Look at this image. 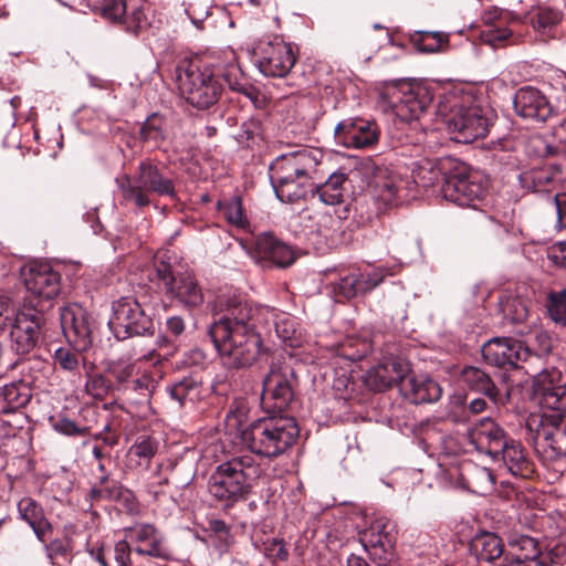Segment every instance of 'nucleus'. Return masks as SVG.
Returning <instances> with one entry per match:
<instances>
[{
	"label": "nucleus",
	"instance_id": "obj_48",
	"mask_svg": "<svg viewBox=\"0 0 566 566\" xmlns=\"http://www.w3.org/2000/svg\"><path fill=\"white\" fill-rule=\"evenodd\" d=\"M546 308L549 318L555 324L566 326V289L549 292Z\"/></svg>",
	"mask_w": 566,
	"mask_h": 566
},
{
	"label": "nucleus",
	"instance_id": "obj_24",
	"mask_svg": "<svg viewBox=\"0 0 566 566\" xmlns=\"http://www.w3.org/2000/svg\"><path fill=\"white\" fill-rule=\"evenodd\" d=\"M409 373V364L399 357H388L369 368L364 376L365 385L373 391H385L400 385Z\"/></svg>",
	"mask_w": 566,
	"mask_h": 566
},
{
	"label": "nucleus",
	"instance_id": "obj_7",
	"mask_svg": "<svg viewBox=\"0 0 566 566\" xmlns=\"http://www.w3.org/2000/svg\"><path fill=\"white\" fill-rule=\"evenodd\" d=\"M297 381L294 369L286 363H272L263 379L261 407L269 420H296L289 415L287 408L294 398Z\"/></svg>",
	"mask_w": 566,
	"mask_h": 566
},
{
	"label": "nucleus",
	"instance_id": "obj_63",
	"mask_svg": "<svg viewBox=\"0 0 566 566\" xmlns=\"http://www.w3.org/2000/svg\"><path fill=\"white\" fill-rule=\"evenodd\" d=\"M266 554L269 557L277 560H284L287 558V549L283 539L274 538L266 547Z\"/></svg>",
	"mask_w": 566,
	"mask_h": 566
},
{
	"label": "nucleus",
	"instance_id": "obj_33",
	"mask_svg": "<svg viewBox=\"0 0 566 566\" xmlns=\"http://www.w3.org/2000/svg\"><path fill=\"white\" fill-rule=\"evenodd\" d=\"M460 479L465 489L478 495H488L494 490L495 476L493 472L473 462L461 465Z\"/></svg>",
	"mask_w": 566,
	"mask_h": 566
},
{
	"label": "nucleus",
	"instance_id": "obj_30",
	"mask_svg": "<svg viewBox=\"0 0 566 566\" xmlns=\"http://www.w3.org/2000/svg\"><path fill=\"white\" fill-rule=\"evenodd\" d=\"M562 180V171L558 166L545 165L532 168L520 175L522 186L535 193H552Z\"/></svg>",
	"mask_w": 566,
	"mask_h": 566
},
{
	"label": "nucleus",
	"instance_id": "obj_25",
	"mask_svg": "<svg viewBox=\"0 0 566 566\" xmlns=\"http://www.w3.org/2000/svg\"><path fill=\"white\" fill-rule=\"evenodd\" d=\"M513 107L520 117L536 122H545L553 113L547 97L533 86L517 90L513 98Z\"/></svg>",
	"mask_w": 566,
	"mask_h": 566
},
{
	"label": "nucleus",
	"instance_id": "obj_55",
	"mask_svg": "<svg viewBox=\"0 0 566 566\" xmlns=\"http://www.w3.org/2000/svg\"><path fill=\"white\" fill-rule=\"evenodd\" d=\"M156 453V444L150 438H144L142 441L133 444L129 449V457L137 458L138 464L148 463Z\"/></svg>",
	"mask_w": 566,
	"mask_h": 566
},
{
	"label": "nucleus",
	"instance_id": "obj_45",
	"mask_svg": "<svg viewBox=\"0 0 566 566\" xmlns=\"http://www.w3.org/2000/svg\"><path fill=\"white\" fill-rule=\"evenodd\" d=\"M85 391L95 399L103 400L115 392V386L111 378L102 373L86 370Z\"/></svg>",
	"mask_w": 566,
	"mask_h": 566
},
{
	"label": "nucleus",
	"instance_id": "obj_61",
	"mask_svg": "<svg viewBox=\"0 0 566 566\" xmlns=\"http://www.w3.org/2000/svg\"><path fill=\"white\" fill-rule=\"evenodd\" d=\"M155 380L147 374L134 378L130 381L128 389L138 392L142 396H148L155 388Z\"/></svg>",
	"mask_w": 566,
	"mask_h": 566
},
{
	"label": "nucleus",
	"instance_id": "obj_49",
	"mask_svg": "<svg viewBox=\"0 0 566 566\" xmlns=\"http://www.w3.org/2000/svg\"><path fill=\"white\" fill-rule=\"evenodd\" d=\"M106 373L114 379L115 391L128 389L132 379L138 374L136 365L133 363H114Z\"/></svg>",
	"mask_w": 566,
	"mask_h": 566
},
{
	"label": "nucleus",
	"instance_id": "obj_20",
	"mask_svg": "<svg viewBox=\"0 0 566 566\" xmlns=\"http://www.w3.org/2000/svg\"><path fill=\"white\" fill-rule=\"evenodd\" d=\"M553 558L542 552L539 543L528 535H511L502 566H552Z\"/></svg>",
	"mask_w": 566,
	"mask_h": 566
},
{
	"label": "nucleus",
	"instance_id": "obj_26",
	"mask_svg": "<svg viewBox=\"0 0 566 566\" xmlns=\"http://www.w3.org/2000/svg\"><path fill=\"white\" fill-rule=\"evenodd\" d=\"M365 169L370 175V184L377 191V198L385 205H391L398 197L402 180L387 167L377 165L371 159L366 161Z\"/></svg>",
	"mask_w": 566,
	"mask_h": 566
},
{
	"label": "nucleus",
	"instance_id": "obj_9",
	"mask_svg": "<svg viewBox=\"0 0 566 566\" xmlns=\"http://www.w3.org/2000/svg\"><path fill=\"white\" fill-rule=\"evenodd\" d=\"M562 375L556 369L543 370L533 378V394L541 415H531V421L538 424L566 422V385H560Z\"/></svg>",
	"mask_w": 566,
	"mask_h": 566
},
{
	"label": "nucleus",
	"instance_id": "obj_52",
	"mask_svg": "<svg viewBox=\"0 0 566 566\" xmlns=\"http://www.w3.org/2000/svg\"><path fill=\"white\" fill-rule=\"evenodd\" d=\"M502 311L504 317L512 323H524L530 315L526 302L520 297L507 298L502 305Z\"/></svg>",
	"mask_w": 566,
	"mask_h": 566
},
{
	"label": "nucleus",
	"instance_id": "obj_44",
	"mask_svg": "<svg viewBox=\"0 0 566 566\" xmlns=\"http://www.w3.org/2000/svg\"><path fill=\"white\" fill-rule=\"evenodd\" d=\"M77 347H60L55 350L53 360L54 365L67 373H75L80 366L85 367V357Z\"/></svg>",
	"mask_w": 566,
	"mask_h": 566
},
{
	"label": "nucleus",
	"instance_id": "obj_42",
	"mask_svg": "<svg viewBox=\"0 0 566 566\" xmlns=\"http://www.w3.org/2000/svg\"><path fill=\"white\" fill-rule=\"evenodd\" d=\"M412 177L415 182L424 189L431 187H440L441 189L448 174L442 172L436 164L426 160L417 165L412 170Z\"/></svg>",
	"mask_w": 566,
	"mask_h": 566
},
{
	"label": "nucleus",
	"instance_id": "obj_21",
	"mask_svg": "<svg viewBox=\"0 0 566 566\" xmlns=\"http://www.w3.org/2000/svg\"><path fill=\"white\" fill-rule=\"evenodd\" d=\"M124 535L139 556L169 559V552L164 545L161 533L149 523H137L124 528Z\"/></svg>",
	"mask_w": 566,
	"mask_h": 566
},
{
	"label": "nucleus",
	"instance_id": "obj_12",
	"mask_svg": "<svg viewBox=\"0 0 566 566\" xmlns=\"http://www.w3.org/2000/svg\"><path fill=\"white\" fill-rule=\"evenodd\" d=\"M108 324L115 337L119 340L132 336L153 335L154 333L153 318L130 296L120 297L113 303V316Z\"/></svg>",
	"mask_w": 566,
	"mask_h": 566
},
{
	"label": "nucleus",
	"instance_id": "obj_3",
	"mask_svg": "<svg viewBox=\"0 0 566 566\" xmlns=\"http://www.w3.org/2000/svg\"><path fill=\"white\" fill-rule=\"evenodd\" d=\"M317 160L307 154L282 156L270 166V180L276 197L292 203L307 196L314 198L318 185L314 182Z\"/></svg>",
	"mask_w": 566,
	"mask_h": 566
},
{
	"label": "nucleus",
	"instance_id": "obj_53",
	"mask_svg": "<svg viewBox=\"0 0 566 566\" xmlns=\"http://www.w3.org/2000/svg\"><path fill=\"white\" fill-rule=\"evenodd\" d=\"M140 138L155 145L164 140L163 119L155 114L149 116L140 127Z\"/></svg>",
	"mask_w": 566,
	"mask_h": 566
},
{
	"label": "nucleus",
	"instance_id": "obj_40",
	"mask_svg": "<svg viewBox=\"0 0 566 566\" xmlns=\"http://www.w3.org/2000/svg\"><path fill=\"white\" fill-rule=\"evenodd\" d=\"M486 409V401L478 398L473 399L468 407H465V398L461 395H455L450 400L449 420L458 422L471 421L470 415H479Z\"/></svg>",
	"mask_w": 566,
	"mask_h": 566
},
{
	"label": "nucleus",
	"instance_id": "obj_22",
	"mask_svg": "<svg viewBox=\"0 0 566 566\" xmlns=\"http://www.w3.org/2000/svg\"><path fill=\"white\" fill-rule=\"evenodd\" d=\"M334 134L339 144L356 149L374 147L380 137V129L376 122L363 118L344 120L334 128Z\"/></svg>",
	"mask_w": 566,
	"mask_h": 566
},
{
	"label": "nucleus",
	"instance_id": "obj_4",
	"mask_svg": "<svg viewBox=\"0 0 566 566\" xmlns=\"http://www.w3.org/2000/svg\"><path fill=\"white\" fill-rule=\"evenodd\" d=\"M262 469L252 455L233 457L220 463L209 478V493L226 506L245 500Z\"/></svg>",
	"mask_w": 566,
	"mask_h": 566
},
{
	"label": "nucleus",
	"instance_id": "obj_19",
	"mask_svg": "<svg viewBox=\"0 0 566 566\" xmlns=\"http://www.w3.org/2000/svg\"><path fill=\"white\" fill-rule=\"evenodd\" d=\"M60 321L67 340L80 350H87L95 329V321L91 314L78 304H70L61 310Z\"/></svg>",
	"mask_w": 566,
	"mask_h": 566
},
{
	"label": "nucleus",
	"instance_id": "obj_6",
	"mask_svg": "<svg viewBox=\"0 0 566 566\" xmlns=\"http://www.w3.org/2000/svg\"><path fill=\"white\" fill-rule=\"evenodd\" d=\"M115 182L122 201L134 203L139 209L149 206L154 195L176 198L174 181L148 160L140 161L134 175L123 174L116 177Z\"/></svg>",
	"mask_w": 566,
	"mask_h": 566
},
{
	"label": "nucleus",
	"instance_id": "obj_36",
	"mask_svg": "<svg viewBox=\"0 0 566 566\" xmlns=\"http://www.w3.org/2000/svg\"><path fill=\"white\" fill-rule=\"evenodd\" d=\"M31 398V389L22 381L0 388V412L7 413L24 407Z\"/></svg>",
	"mask_w": 566,
	"mask_h": 566
},
{
	"label": "nucleus",
	"instance_id": "obj_27",
	"mask_svg": "<svg viewBox=\"0 0 566 566\" xmlns=\"http://www.w3.org/2000/svg\"><path fill=\"white\" fill-rule=\"evenodd\" d=\"M400 394L412 403L434 402L440 399V385L424 376L413 375L410 370L400 385Z\"/></svg>",
	"mask_w": 566,
	"mask_h": 566
},
{
	"label": "nucleus",
	"instance_id": "obj_51",
	"mask_svg": "<svg viewBox=\"0 0 566 566\" xmlns=\"http://www.w3.org/2000/svg\"><path fill=\"white\" fill-rule=\"evenodd\" d=\"M220 210L223 212L230 224L237 228H244L248 224L240 197H232L229 201H226L220 206Z\"/></svg>",
	"mask_w": 566,
	"mask_h": 566
},
{
	"label": "nucleus",
	"instance_id": "obj_17",
	"mask_svg": "<svg viewBox=\"0 0 566 566\" xmlns=\"http://www.w3.org/2000/svg\"><path fill=\"white\" fill-rule=\"evenodd\" d=\"M359 541L378 566L386 565L395 556L396 526L386 517L376 518L368 528L359 534Z\"/></svg>",
	"mask_w": 566,
	"mask_h": 566
},
{
	"label": "nucleus",
	"instance_id": "obj_18",
	"mask_svg": "<svg viewBox=\"0 0 566 566\" xmlns=\"http://www.w3.org/2000/svg\"><path fill=\"white\" fill-rule=\"evenodd\" d=\"M254 55L261 73L272 77L289 74L296 61L292 45L279 36L271 41H261L254 49Z\"/></svg>",
	"mask_w": 566,
	"mask_h": 566
},
{
	"label": "nucleus",
	"instance_id": "obj_41",
	"mask_svg": "<svg viewBox=\"0 0 566 566\" xmlns=\"http://www.w3.org/2000/svg\"><path fill=\"white\" fill-rule=\"evenodd\" d=\"M202 380L197 376L184 377L169 388L172 399L184 405L186 401L195 402L201 397Z\"/></svg>",
	"mask_w": 566,
	"mask_h": 566
},
{
	"label": "nucleus",
	"instance_id": "obj_60",
	"mask_svg": "<svg viewBox=\"0 0 566 566\" xmlns=\"http://www.w3.org/2000/svg\"><path fill=\"white\" fill-rule=\"evenodd\" d=\"M275 333L283 342L292 340L295 334L294 322L291 317L280 316L274 322Z\"/></svg>",
	"mask_w": 566,
	"mask_h": 566
},
{
	"label": "nucleus",
	"instance_id": "obj_56",
	"mask_svg": "<svg viewBox=\"0 0 566 566\" xmlns=\"http://www.w3.org/2000/svg\"><path fill=\"white\" fill-rule=\"evenodd\" d=\"M124 22L135 33L148 25L147 15L143 7H134L130 11L126 10Z\"/></svg>",
	"mask_w": 566,
	"mask_h": 566
},
{
	"label": "nucleus",
	"instance_id": "obj_13",
	"mask_svg": "<svg viewBox=\"0 0 566 566\" xmlns=\"http://www.w3.org/2000/svg\"><path fill=\"white\" fill-rule=\"evenodd\" d=\"M25 289L30 293L23 305L50 307L51 301L60 293L61 275L48 263H32L22 272Z\"/></svg>",
	"mask_w": 566,
	"mask_h": 566
},
{
	"label": "nucleus",
	"instance_id": "obj_59",
	"mask_svg": "<svg viewBox=\"0 0 566 566\" xmlns=\"http://www.w3.org/2000/svg\"><path fill=\"white\" fill-rule=\"evenodd\" d=\"M134 549H132V545L127 542V538L124 536L123 539L118 541L114 545V559L117 566H132V554Z\"/></svg>",
	"mask_w": 566,
	"mask_h": 566
},
{
	"label": "nucleus",
	"instance_id": "obj_10",
	"mask_svg": "<svg viewBox=\"0 0 566 566\" xmlns=\"http://www.w3.org/2000/svg\"><path fill=\"white\" fill-rule=\"evenodd\" d=\"M155 273L164 286L165 295L172 303L188 311L199 308L203 304V290L193 274H175L170 264L163 260L155 261Z\"/></svg>",
	"mask_w": 566,
	"mask_h": 566
},
{
	"label": "nucleus",
	"instance_id": "obj_23",
	"mask_svg": "<svg viewBox=\"0 0 566 566\" xmlns=\"http://www.w3.org/2000/svg\"><path fill=\"white\" fill-rule=\"evenodd\" d=\"M482 356L491 365L518 368V363L526 361L532 355L522 342L507 337H496L483 345Z\"/></svg>",
	"mask_w": 566,
	"mask_h": 566
},
{
	"label": "nucleus",
	"instance_id": "obj_46",
	"mask_svg": "<svg viewBox=\"0 0 566 566\" xmlns=\"http://www.w3.org/2000/svg\"><path fill=\"white\" fill-rule=\"evenodd\" d=\"M346 181V174L336 171L329 175L328 179L321 185V201L334 206L342 202L343 185Z\"/></svg>",
	"mask_w": 566,
	"mask_h": 566
},
{
	"label": "nucleus",
	"instance_id": "obj_5",
	"mask_svg": "<svg viewBox=\"0 0 566 566\" xmlns=\"http://www.w3.org/2000/svg\"><path fill=\"white\" fill-rule=\"evenodd\" d=\"M175 81L181 96L200 109L217 103L222 92L216 70L197 59L179 61L175 69Z\"/></svg>",
	"mask_w": 566,
	"mask_h": 566
},
{
	"label": "nucleus",
	"instance_id": "obj_38",
	"mask_svg": "<svg viewBox=\"0 0 566 566\" xmlns=\"http://www.w3.org/2000/svg\"><path fill=\"white\" fill-rule=\"evenodd\" d=\"M213 69L216 70L217 75L222 76L224 82H227L230 90L243 94L251 101H255L258 98V91L245 78L239 65L229 63L222 70H219V67Z\"/></svg>",
	"mask_w": 566,
	"mask_h": 566
},
{
	"label": "nucleus",
	"instance_id": "obj_8",
	"mask_svg": "<svg viewBox=\"0 0 566 566\" xmlns=\"http://www.w3.org/2000/svg\"><path fill=\"white\" fill-rule=\"evenodd\" d=\"M385 111H391L400 120H418L432 102L430 90L421 83L395 81L379 92Z\"/></svg>",
	"mask_w": 566,
	"mask_h": 566
},
{
	"label": "nucleus",
	"instance_id": "obj_16",
	"mask_svg": "<svg viewBox=\"0 0 566 566\" xmlns=\"http://www.w3.org/2000/svg\"><path fill=\"white\" fill-rule=\"evenodd\" d=\"M441 193L447 200L458 206H471L481 200L486 193V184L483 178L470 171L467 167H455L448 174L441 188Z\"/></svg>",
	"mask_w": 566,
	"mask_h": 566
},
{
	"label": "nucleus",
	"instance_id": "obj_31",
	"mask_svg": "<svg viewBox=\"0 0 566 566\" xmlns=\"http://www.w3.org/2000/svg\"><path fill=\"white\" fill-rule=\"evenodd\" d=\"M254 249L259 259L270 261L279 268L290 266L295 261L292 249L268 232L255 238Z\"/></svg>",
	"mask_w": 566,
	"mask_h": 566
},
{
	"label": "nucleus",
	"instance_id": "obj_32",
	"mask_svg": "<svg viewBox=\"0 0 566 566\" xmlns=\"http://www.w3.org/2000/svg\"><path fill=\"white\" fill-rule=\"evenodd\" d=\"M470 443L479 451L496 459L511 440L501 427H472L468 431Z\"/></svg>",
	"mask_w": 566,
	"mask_h": 566
},
{
	"label": "nucleus",
	"instance_id": "obj_11",
	"mask_svg": "<svg viewBox=\"0 0 566 566\" xmlns=\"http://www.w3.org/2000/svg\"><path fill=\"white\" fill-rule=\"evenodd\" d=\"M300 427H245L241 431L243 444L251 452L275 458L284 453L295 442Z\"/></svg>",
	"mask_w": 566,
	"mask_h": 566
},
{
	"label": "nucleus",
	"instance_id": "obj_57",
	"mask_svg": "<svg viewBox=\"0 0 566 566\" xmlns=\"http://www.w3.org/2000/svg\"><path fill=\"white\" fill-rule=\"evenodd\" d=\"M126 10L125 0H104L102 7L103 14L113 21L122 20L126 14Z\"/></svg>",
	"mask_w": 566,
	"mask_h": 566
},
{
	"label": "nucleus",
	"instance_id": "obj_43",
	"mask_svg": "<svg viewBox=\"0 0 566 566\" xmlns=\"http://www.w3.org/2000/svg\"><path fill=\"white\" fill-rule=\"evenodd\" d=\"M525 19L535 31L547 34L562 21V12L549 7H538L528 12Z\"/></svg>",
	"mask_w": 566,
	"mask_h": 566
},
{
	"label": "nucleus",
	"instance_id": "obj_58",
	"mask_svg": "<svg viewBox=\"0 0 566 566\" xmlns=\"http://www.w3.org/2000/svg\"><path fill=\"white\" fill-rule=\"evenodd\" d=\"M91 495L93 499L116 500L122 495V490L115 484H107V478L102 476L99 486L93 488Z\"/></svg>",
	"mask_w": 566,
	"mask_h": 566
},
{
	"label": "nucleus",
	"instance_id": "obj_15",
	"mask_svg": "<svg viewBox=\"0 0 566 566\" xmlns=\"http://www.w3.org/2000/svg\"><path fill=\"white\" fill-rule=\"evenodd\" d=\"M387 275L392 273L385 268H378L368 274L361 273L358 269L342 270L327 283L326 289L336 302H342L370 292Z\"/></svg>",
	"mask_w": 566,
	"mask_h": 566
},
{
	"label": "nucleus",
	"instance_id": "obj_64",
	"mask_svg": "<svg viewBox=\"0 0 566 566\" xmlns=\"http://www.w3.org/2000/svg\"><path fill=\"white\" fill-rule=\"evenodd\" d=\"M553 199L557 211V221L562 228H566V192L556 193Z\"/></svg>",
	"mask_w": 566,
	"mask_h": 566
},
{
	"label": "nucleus",
	"instance_id": "obj_37",
	"mask_svg": "<svg viewBox=\"0 0 566 566\" xmlns=\"http://www.w3.org/2000/svg\"><path fill=\"white\" fill-rule=\"evenodd\" d=\"M460 381L469 389L482 392L488 396L495 405L500 401L497 390L490 376L478 367H465L460 375Z\"/></svg>",
	"mask_w": 566,
	"mask_h": 566
},
{
	"label": "nucleus",
	"instance_id": "obj_47",
	"mask_svg": "<svg viewBox=\"0 0 566 566\" xmlns=\"http://www.w3.org/2000/svg\"><path fill=\"white\" fill-rule=\"evenodd\" d=\"M250 412L251 408L249 402L245 399H237L229 406L224 422L226 424H243L244 422L249 424H260L268 419L266 415L260 418H252Z\"/></svg>",
	"mask_w": 566,
	"mask_h": 566
},
{
	"label": "nucleus",
	"instance_id": "obj_62",
	"mask_svg": "<svg viewBox=\"0 0 566 566\" xmlns=\"http://www.w3.org/2000/svg\"><path fill=\"white\" fill-rule=\"evenodd\" d=\"M206 358V353L202 349L191 348L184 354L180 364L185 367L199 366L205 363Z\"/></svg>",
	"mask_w": 566,
	"mask_h": 566
},
{
	"label": "nucleus",
	"instance_id": "obj_1",
	"mask_svg": "<svg viewBox=\"0 0 566 566\" xmlns=\"http://www.w3.org/2000/svg\"><path fill=\"white\" fill-rule=\"evenodd\" d=\"M220 315L208 328V335L227 369L252 366L262 348L256 332L260 308L240 295L219 300Z\"/></svg>",
	"mask_w": 566,
	"mask_h": 566
},
{
	"label": "nucleus",
	"instance_id": "obj_29",
	"mask_svg": "<svg viewBox=\"0 0 566 566\" xmlns=\"http://www.w3.org/2000/svg\"><path fill=\"white\" fill-rule=\"evenodd\" d=\"M18 514L32 528L36 538L46 543L53 533V526L42 505L31 496H24L18 502Z\"/></svg>",
	"mask_w": 566,
	"mask_h": 566
},
{
	"label": "nucleus",
	"instance_id": "obj_39",
	"mask_svg": "<svg viewBox=\"0 0 566 566\" xmlns=\"http://www.w3.org/2000/svg\"><path fill=\"white\" fill-rule=\"evenodd\" d=\"M337 355L356 361L366 357L373 350V340L367 336H348L335 348Z\"/></svg>",
	"mask_w": 566,
	"mask_h": 566
},
{
	"label": "nucleus",
	"instance_id": "obj_2",
	"mask_svg": "<svg viewBox=\"0 0 566 566\" xmlns=\"http://www.w3.org/2000/svg\"><path fill=\"white\" fill-rule=\"evenodd\" d=\"M438 115L460 143L485 137L494 117L492 109L478 104L469 94L443 96L438 105Z\"/></svg>",
	"mask_w": 566,
	"mask_h": 566
},
{
	"label": "nucleus",
	"instance_id": "obj_14",
	"mask_svg": "<svg viewBox=\"0 0 566 566\" xmlns=\"http://www.w3.org/2000/svg\"><path fill=\"white\" fill-rule=\"evenodd\" d=\"M44 323L43 307L35 308L23 305L10 323L11 349L18 355L30 354L39 344Z\"/></svg>",
	"mask_w": 566,
	"mask_h": 566
},
{
	"label": "nucleus",
	"instance_id": "obj_28",
	"mask_svg": "<svg viewBox=\"0 0 566 566\" xmlns=\"http://www.w3.org/2000/svg\"><path fill=\"white\" fill-rule=\"evenodd\" d=\"M536 451L543 452L548 459L566 455V427H527Z\"/></svg>",
	"mask_w": 566,
	"mask_h": 566
},
{
	"label": "nucleus",
	"instance_id": "obj_54",
	"mask_svg": "<svg viewBox=\"0 0 566 566\" xmlns=\"http://www.w3.org/2000/svg\"><path fill=\"white\" fill-rule=\"evenodd\" d=\"M447 41V36L438 32H423L420 34L416 42L417 49L420 52L433 53L440 50L443 42Z\"/></svg>",
	"mask_w": 566,
	"mask_h": 566
},
{
	"label": "nucleus",
	"instance_id": "obj_35",
	"mask_svg": "<svg viewBox=\"0 0 566 566\" xmlns=\"http://www.w3.org/2000/svg\"><path fill=\"white\" fill-rule=\"evenodd\" d=\"M470 549L478 559L490 563L504 557L506 552L502 538L491 532L476 534L470 543Z\"/></svg>",
	"mask_w": 566,
	"mask_h": 566
},
{
	"label": "nucleus",
	"instance_id": "obj_50",
	"mask_svg": "<svg viewBox=\"0 0 566 566\" xmlns=\"http://www.w3.org/2000/svg\"><path fill=\"white\" fill-rule=\"evenodd\" d=\"M512 36L513 31L506 27V22L485 28L480 33L481 41L492 48L503 45Z\"/></svg>",
	"mask_w": 566,
	"mask_h": 566
},
{
	"label": "nucleus",
	"instance_id": "obj_34",
	"mask_svg": "<svg viewBox=\"0 0 566 566\" xmlns=\"http://www.w3.org/2000/svg\"><path fill=\"white\" fill-rule=\"evenodd\" d=\"M507 470L514 476L530 479L535 472V464L526 454L522 444L511 439L500 452Z\"/></svg>",
	"mask_w": 566,
	"mask_h": 566
}]
</instances>
